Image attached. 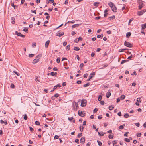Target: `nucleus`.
<instances>
[{
	"instance_id": "f257e3e1",
	"label": "nucleus",
	"mask_w": 146,
	"mask_h": 146,
	"mask_svg": "<svg viewBox=\"0 0 146 146\" xmlns=\"http://www.w3.org/2000/svg\"><path fill=\"white\" fill-rule=\"evenodd\" d=\"M137 2L139 4V9H141L144 6L143 2L141 0H138L137 1Z\"/></svg>"
},
{
	"instance_id": "f03ea898",
	"label": "nucleus",
	"mask_w": 146,
	"mask_h": 146,
	"mask_svg": "<svg viewBox=\"0 0 146 146\" xmlns=\"http://www.w3.org/2000/svg\"><path fill=\"white\" fill-rule=\"evenodd\" d=\"M124 45L125 46L131 48L132 47V46L130 43L127 41L125 42Z\"/></svg>"
},
{
	"instance_id": "7ed1b4c3",
	"label": "nucleus",
	"mask_w": 146,
	"mask_h": 146,
	"mask_svg": "<svg viewBox=\"0 0 146 146\" xmlns=\"http://www.w3.org/2000/svg\"><path fill=\"white\" fill-rule=\"evenodd\" d=\"M86 100H82V102L81 104V106L82 107H84L86 105Z\"/></svg>"
},
{
	"instance_id": "20e7f679",
	"label": "nucleus",
	"mask_w": 146,
	"mask_h": 146,
	"mask_svg": "<svg viewBox=\"0 0 146 146\" xmlns=\"http://www.w3.org/2000/svg\"><path fill=\"white\" fill-rule=\"evenodd\" d=\"M39 58H38V56H36V58L33 60V63L34 64L36 63L39 61Z\"/></svg>"
},
{
	"instance_id": "39448f33",
	"label": "nucleus",
	"mask_w": 146,
	"mask_h": 146,
	"mask_svg": "<svg viewBox=\"0 0 146 146\" xmlns=\"http://www.w3.org/2000/svg\"><path fill=\"white\" fill-rule=\"evenodd\" d=\"M15 33L19 36H21L22 37H24L25 36V35H23L20 32H19V33L17 31H16L15 32Z\"/></svg>"
},
{
	"instance_id": "423d86ee",
	"label": "nucleus",
	"mask_w": 146,
	"mask_h": 146,
	"mask_svg": "<svg viewBox=\"0 0 146 146\" xmlns=\"http://www.w3.org/2000/svg\"><path fill=\"white\" fill-rule=\"evenodd\" d=\"M95 75V72H93L92 73H91L90 75V78L87 80V81H90V79H91L92 78L94 77V75Z\"/></svg>"
},
{
	"instance_id": "0eeeda50",
	"label": "nucleus",
	"mask_w": 146,
	"mask_h": 146,
	"mask_svg": "<svg viewBox=\"0 0 146 146\" xmlns=\"http://www.w3.org/2000/svg\"><path fill=\"white\" fill-rule=\"evenodd\" d=\"M108 5L110 7H111V8L113 7L115 8V6L114 4L111 2H110L108 3Z\"/></svg>"
},
{
	"instance_id": "6e6552de",
	"label": "nucleus",
	"mask_w": 146,
	"mask_h": 146,
	"mask_svg": "<svg viewBox=\"0 0 146 146\" xmlns=\"http://www.w3.org/2000/svg\"><path fill=\"white\" fill-rule=\"evenodd\" d=\"M79 115L82 117H83L84 116V114L82 113V111L80 110H79L78 113Z\"/></svg>"
},
{
	"instance_id": "1a4fd4ad",
	"label": "nucleus",
	"mask_w": 146,
	"mask_h": 146,
	"mask_svg": "<svg viewBox=\"0 0 146 146\" xmlns=\"http://www.w3.org/2000/svg\"><path fill=\"white\" fill-rule=\"evenodd\" d=\"M85 138L84 137H82L80 140V143H82V144H83L85 142Z\"/></svg>"
},
{
	"instance_id": "9d476101",
	"label": "nucleus",
	"mask_w": 146,
	"mask_h": 146,
	"mask_svg": "<svg viewBox=\"0 0 146 146\" xmlns=\"http://www.w3.org/2000/svg\"><path fill=\"white\" fill-rule=\"evenodd\" d=\"M64 34V32H59V33H58L57 34H56V36H58L59 37H61V36H62V35H63Z\"/></svg>"
},
{
	"instance_id": "9b49d317",
	"label": "nucleus",
	"mask_w": 146,
	"mask_h": 146,
	"mask_svg": "<svg viewBox=\"0 0 146 146\" xmlns=\"http://www.w3.org/2000/svg\"><path fill=\"white\" fill-rule=\"evenodd\" d=\"M50 42V41L49 40H48L46 42L45 45V47H46V48H48V46Z\"/></svg>"
},
{
	"instance_id": "f8f14e48",
	"label": "nucleus",
	"mask_w": 146,
	"mask_h": 146,
	"mask_svg": "<svg viewBox=\"0 0 146 146\" xmlns=\"http://www.w3.org/2000/svg\"><path fill=\"white\" fill-rule=\"evenodd\" d=\"M111 94L110 92H108L106 94V96L108 98H109L111 96Z\"/></svg>"
},
{
	"instance_id": "ddd939ff",
	"label": "nucleus",
	"mask_w": 146,
	"mask_h": 146,
	"mask_svg": "<svg viewBox=\"0 0 146 146\" xmlns=\"http://www.w3.org/2000/svg\"><path fill=\"white\" fill-rule=\"evenodd\" d=\"M141 27L142 29H144L145 28H146V24H144L141 25Z\"/></svg>"
},
{
	"instance_id": "4468645a",
	"label": "nucleus",
	"mask_w": 146,
	"mask_h": 146,
	"mask_svg": "<svg viewBox=\"0 0 146 146\" xmlns=\"http://www.w3.org/2000/svg\"><path fill=\"white\" fill-rule=\"evenodd\" d=\"M0 122L2 124L4 123L5 125H7V121H3L2 120H0Z\"/></svg>"
},
{
	"instance_id": "2eb2a0df",
	"label": "nucleus",
	"mask_w": 146,
	"mask_h": 146,
	"mask_svg": "<svg viewBox=\"0 0 146 146\" xmlns=\"http://www.w3.org/2000/svg\"><path fill=\"white\" fill-rule=\"evenodd\" d=\"M144 12L145 11H139L138 13V15L139 16H140L142 15Z\"/></svg>"
},
{
	"instance_id": "dca6fc26",
	"label": "nucleus",
	"mask_w": 146,
	"mask_h": 146,
	"mask_svg": "<svg viewBox=\"0 0 146 146\" xmlns=\"http://www.w3.org/2000/svg\"><path fill=\"white\" fill-rule=\"evenodd\" d=\"M112 11L113 12H116L117 11V9L116 7L115 6V8H114V7H112L111 8Z\"/></svg>"
},
{
	"instance_id": "f3484780",
	"label": "nucleus",
	"mask_w": 146,
	"mask_h": 146,
	"mask_svg": "<svg viewBox=\"0 0 146 146\" xmlns=\"http://www.w3.org/2000/svg\"><path fill=\"white\" fill-rule=\"evenodd\" d=\"M131 34V33L130 32H127L126 34V36L127 37H129Z\"/></svg>"
},
{
	"instance_id": "a211bd4d",
	"label": "nucleus",
	"mask_w": 146,
	"mask_h": 146,
	"mask_svg": "<svg viewBox=\"0 0 146 146\" xmlns=\"http://www.w3.org/2000/svg\"><path fill=\"white\" fill-rule=\"evenodd\" d=\"M74 50L75 51H78L80 50V48L78 47H75L74 48Z\"/></svg>"
},
{
	"instance_id": "6ab92c4d",
	"label": "nucleus",
	"mask_w": 146,
	"mask_h": 146,
	"mask_svg": "<svg viewBox=\"0 0 146 146\" xmlns=\"http://www.w3.org/2000/svg\"><path fill=\"white\" fill-rule=\"evenodd\" d=\"M97 142H98V144L99 146H101L102 145V143L101 142L97 140Z\"/></svg>"
},
{
	"instance_id": "aec40b11",
	"label": "nucleus",
	"mask_w": 146,
	"mask_h": 146,
	"mask_svg": "<svg viewBox=\"0 0 146 146\" xmlns=\"http://www.w3.org/2000/svg\"><path fill=\"white\" fill-rule=\"evenodd\" d=\"M99 4V2H94V5L95 6L98 7Z\"/></svg>"
},
{
	"instance_id": "412c9836",
	"label": "nucleus",
	"mask_w": 146,
	"mask_h": 146,
	"mask_svg": "<svg viewBox=\"0 0 146 146\" xmlns=\"http://www.w3.org/2000/svg\"><path fill=\"white\" fill-rule=\"evenodd\" d=\"M124 140L127 142H130V139H128L127 138H125L124 139Z\"/></svg>"
},
{
	"instance_id": "4be33fe9",
	"label": "nucleus",
	"mask_w": 146,
	"mask_h": 146,
	"mask_svg": "<svg viewBox=\"0 0 146 146\" xmlns=\"http://www.w3.org/2000/svg\"><path fill=\"white\" fill-rule=\"evenodd\" d=\"M114 108V107H113L112 106H110L109 107V110H111Z\"/></svg>"
},
{
	"instance_id": "5701e85b",
	"label": "nucleus",
	"mask_w": 146,
	"mask_h": 146,
	"mask_svg": "<svg viewBox=\"0 0 146 146\" xmlns=\"http://www.w3.org/2000/svg\"><path fill=\"white\" fill-rule=\"evenodd\" d=\"M75 104V106L76 107V110L78 108V104L76 102H75L74 103Z\"/></svg>"
},
{
	"instance_id": "b1692460",
	"label": "nucleus",
	"mask_w": 146,
	"mask_h": 146,
	"mask_svg": "<svg viewBox=\"0 0 146 146\" xmlns=\"http://www.w3.org/2000/svg\"><path fill=\"white\" fill-rule=\"evenodd\" d=\"M79 128H80V131H81V132L82 131H83V129H84L83 127L82 126H80Z\"/></svg>"
},
{
	"instance_id": "393cba45",
	"label": "nucleus",
	"mask_w": 146,
	"mask_h": 146,
	"mask_svg": "<svg viewBox=\"0 0 146 146\" xmlns=\"http://www.w3.org/2000/svg\"><path fill=\"white\" fill-rule=\"evenodd\" d=\"M124 117L125 118H127L128 117H129V115L128 114H125L124 115Z\"/></svg>"
},
{
	"instance_id": "a878e982",
	"label": "nucleus",
	"mask_w": 146,
	"mask_h": 146,
	"mask_svg": "<svg viewBox=\"0 0 146 146\" xmlns=\"http://www.w3.org/2000/svg\"><path fill=\"white\" fill-rule=\"evenodd\" d=\"M13 72L14 73H15L16 74L17 76H19L20 74L19 73L17 72L16 71H13Z\"/></svg>"
},
{
	"instance_id": "bb28decb",
	"label": "nucleus",
	"mask_w": 146,
	"mask_h": 146,
	"mask_svg": "<svg viewBox=\"0 0 146 146\" xmlns=\"http://www.w3.org/2000/svg\"><path fill=\"white\" fill-rule=\"evenodd\" d=\"M115 18V16L114 15H113L112 16L110 17H109V19L110 20H111V19H113Z\"/></svg>"
},
{
	"instance_id": "cd10ccee",
	"label": "nucleus",
	"mask_w": 146,
	"mask_h": 146,
	"mask_svg": "<svg viewBox=\"0 0 146 146\" xmlns=\"http://www.w3.org/2000/svg\"><path fill=\"white\" fill-rule=\"evenodd\" d=\"M90 84V83L89 82L87 83V84H84L83 85V86L84 87H86L88 86Z\"/></svg>"
},
{
	"instance_id": "c85d7f7f",
	"label": "nucleus",
	"mask_w": 146,
	"mask_h": 146,
	"mask_svg": "<svg viewBox=\"0 0 146 146\" xmlns=\"http://www.w3.org/2000/svg\"><path fill=\"white\" fill-rule=\"evenodd\" d=\"M102 99V96L100 95L98 97V100L99 101H100Z\"/></svg>"
},
{
	"instance_id": "c756f323",
	"label": "nucleus",
	"mask_w": 146,
	"mask_h": 146,
	"mask_svg": "<svg viewBox=\"0 0 146 146\" xmlns=\"http://www.w3.org/2000/svg\"><path fill=\"white\" fill-rule=\"evenodd\" d=\"M57 88V86H54V88L52 90H51V91H50V92H53L54 90L56 89V88Z\"/></svg>"
},
{
	"instance_id": "7c9ffc66",
	"label": "nucleus",
	"mask_w": 146,
	"mask_h": 146,
	"mask_svg": "<svg viewBox=\"0 0 146 146\" xmlns=\"http://www.w3.org/2000/svg\"><path fill=\"white\" fill-rule=\"evenodd\" d=\"M141 99L140 98H138L137 99V101L138 102H141Z\"/></svg>"
},
{
	"instance_id": "2f4dec72",
	"label": "nucleus",
	"mask_w": 146,
	"mask_h": 146,
	"mask_svg": "<svg viewBox=\"0 0 146 146\" xmlns=\"http://www.w3.org/2000/svg\"><path fill=\"white\" fill-rule=\"evenodd\" d=\"M108 137L110 139H112L113 137V135H112L110 134L109 135Z\"/></svg>"
},
{
	"instance_id": "473e14b6",
	"label": "nucleus",
	"mask_w": 146,
	"mask_h": 146,
	"mask_svg": "<svg viewBox=\"0 0 146 146\" xmlns=\"http://www.w3.org/2000/svg\"><path fill=\"white\" fill-rule=\"evenodd\" d=\"M23 31L27 33L28 32V29L26 28H25L23 29Z\"/></svg>"
},
{
	"instance_id": "72a5a7b5",
	"label": "nucleus",
	"mask_w": 146,
	"mask_h": 146,
	"mask_svg": "<svg viewBox=\"0 0 146 146\" xmlns=\"http://www.w3.org/2000/svg\"><path fill=\"white\" fill-rule=\"evenodd\" d=\"M68 119L69 120L71 121L72 120L74 119L73 117H69L68 118Z\"/></svg>"
},
{
	"instance_id": "f704fd0d",
	"label": "nucleus",
	"mask_w": 146,
	"mask_h": 146,
	"mask_svg": "<svg viewBox=\"0 0 146 146\" xmlns=\"http://www.w3.org/2000/svg\"><path fill=\"white\" fill-rule=\"evenodd\" d=\"M70 45H68L66 48V50H69L70 49Z\"/></svg>"
},
{
	"instance_id": "c9c22d12",
	"label": "nucleus",
	"mask_w": 146,
	"mask_h": 146,
	"mask_svg": "<svg viewBox=\"0 0 146 146\" xmlns=\"http://www.w3.org/2000/svg\"><path fill=\"white\" fill-rule=\"evenodd\" d=\"M24 119L25 120H26L27 118V116L26 114H25L24 115Z\"/></svg>"
},
{
	"instance_id": "e433bc0d",
	"label": "nucleus",
	"mask_w": 146,
	"mask_h": 146,
	"mask_svg": "<svg viewBox=\"0 0 146 146\" xmlns=\"http://www.w3.org/2000/svg\"><path fill=\"white\" fill-rule=\"evenodd\" d=\"M35 124L37 125H38L40 124V122L37 121H36L35 123Z\"/></svg>"
},
{
	"instance_id": "4c0bfd02",
	"label": "nucleus",
	"mask_w": 146,
	"mask_h": 146,
	"mask_svg": "<svg viewBox=\"0 0 146 146\" xmlns=\"http://www.w3.org/2000/svg\"><path fill=\"white\" fill-rule=\"evenodd\" d=\"M55 74H57V73H56V72H55V73H54L53 72H52L50 73V75L52 76H54L55 75Z\"/></svg>"
},
{
	"instance_id": "58836bf2",
	"label": "nucleus",
	"mask_w": 146,
	"mask_h": 146,
	"mask_svg": "<svg viewBox=\"0 0 146 146\" xmlns=\"http://www.w3.org/2000/svg\"><path fill=\"white\" fill-rule=\"evenodd\" d=\"M127 61H128V60H122V61L121 62V64H123L125 62Z\"/></svg>"
},
{
	"instance_id": "ea45409f",
	"label": "nucleus",
	"mask_w": 146,
	"mask_h": 146,
	"mask_svg": "<svg viewBox=\"0 0 146 146\" xmlns=\"http://www.w3.org/2000/svg\"><path fill=\"white\" fill-rule=\"evenodd\" d=\"M100 103L102 105H104V101H100Z\"/></svg>"
},
{
	"instance_id": "a19ab883",
	"label": "nucleus",
	"mask_w": 146,
	"mask_h": 146,
	"mask_svg": "<svg viewBox=\"0 0 146 146\" xmlns=\"http://www.w3.org/2000/svg\"><path fill=\"white\" fill-rule=\"evenodd\" d=\"M82 133H79L77 135V137L78 138L82 136Z\"/></svg>"
},
{
	"instance_id": "79ce46f5",
	"label": "nucleus",
	"mask_w": 146,
	"mask_h": 146,
	"mask_svg": "<svg viewBox=\"0 0 146 146\" xmlns=\"http://www.w3.org/2000/svg\"><path fill=\"white\" fill-rule=\"evenodd\" d=\"M123 125H121L119 127V128L120 129H123Z\"/></svg>"
},
{
	"instance_id": "37998d69",
	"label": "nucleus",
	"mask_w": 146,
	"mask_h": 146,
	"mask_svg": "<svg viewBox=\"0 0 146 146\" xmlns=\"http://www.w3.org/2000/svg\"><path fill=\"white\" fill-rule=\"evenodd\" d=\"M58 138H59L58 136L57 135H55L54 137V139H58Z\"/></svg>"
},
{
	"instance_id": "c03bdc74",
	"label": "nucleus",
	"mask_w": 146,
	"mask_h": 146,
	"mask_svg": "<svg viewBox=\"0 0 146 146\" xmlns=\"http://www.w3.org/2000/svg\"><path fill=\"white\" fill-rule=\"evenodd\" d=\"M10 87L11 88L13 89L15 87V86L13 84H12L11 85Z\"/></svg>"
},
{
	"instance_id": "a18cd8bd",
	"label": "nucleus",
	"mask_w": 146,
	"mask_h": 146,
	"mask_svg": "<svg viewBox=\"0 0 146 146\" xmlns=\"http://www.w3.org/2000/svg\"><path fill=\"white\" fill-rule=\"evenodd\" d=\"M98 135L100 136H104V134L103 133H102L101 134L99 132H98Z\"/></svg>"
},
{
	"instance_id": "49530a36",
	"label": "nucleus",
	"mask_w": 146,
	"mask_h": 146,
	"mask_svg": "<svg viewBox=\"0 0 146 146\" xmlns=\"http://www.w3.org/2000/svg\"><path fill=\"white\" fill-rule=\"evenodd\" d=\"M141 136V133H137V136L138 137H139Z\"/></svg>"
},
{
	"instance_id": "de8ad7c7",
	"label": "nucleus",
	"mask_w": 146,
	"mask_h": 146,
	"mask_svg": "<svg viewBox=\"0 0 146 146\" xmlns=\"http://www.w3.org/2000/svg\"><path fill=\"white\" fill-rule=\"evenodd\" d=\"M125 98V96L124 95H122L121 96V98L122 99H124Z\"/></svg>"
},
{
	"instance_id": "09e8293b",
	"label": "nucleus",
	"mask_w": 146,
	"mask_h": 146,
	"mask_svg": "<svg viewBox=\"0 0 146 146\" xmlns=\"http://www.w3.org/2000/svg\"><path fill=\"white\" fill-rule=\"evenodd\" d=\"M125 50V49H121L119 50V52H123Z\"/></svg>"
},
{
	"instance_id": "8fccbe9b",
	"label": "nucleus",
	"mask_w": 146,
	"mask_h": 146,
	"mask_svg": "<svg viewBox=\"0 0 146 146\" xmlns=\"http://www.w3.org/2000/svg\"><path fill=\"white\" fill-rule=\"evenodd\" d=\"M117 143V142L115 140H114L113 141V146H114V145L115 144H116Z\"/></svg>"
},
{
	"instance_id": "3c124183",
	"label": "nucleus",
	"mask_w": 146,
	"mask_h": 146,
	"mask_svg": "<svg viewBox=\"0 0 146 146\" xmlns=\"http://www.w3.org/2000/svg\"><path fill=\"white\" fill-rule=\"evenodd\" d=\"M59 96V94H58L56 93V94L54 95V97H58Z\"/></svg>"
},
{
	"instance_id": "603ef678",
	"label": "nucleus",
	"mask_w": 146,
	"mask_h": 146,
	"mask_svg": "<svg viewBox=\"0 0 146 146\" xmlns=\"http://www.w3.org/2000/svg\"><path fill=\"white\" fill-rule=\"evenodd\" d=\"M60 58H58L56 59V62L57 63H59L60 62Z\"/></svg>"
},
{
	"instance_id": "864d4df0",
	"label": "nucleus",
	"mask_w": 146,
	"mask_h": 146,
	"mask_svg": "<svg viewBox=\"0 0 146 146\" xmlns=\"http://www.w3.org/2000/svg\"><path fill=\"white\" fill-rule=\"evenodd\" d=\"M31 12H32V13H34L35 14H36V10H34V11L31 10Z\"/></svg>"
},
{
	"instance_id": "5fc2aeb1",
	"label": "nucleus",
	"mask_w": 146,
	"mask_h": 146,
	"mask_svg": "<svg viewBox=\"0 0 146 146\" xmlns=\"http://www.w3.org/2000/svg\"><path fill=\"white\" fill-rule=\"evenodd\" d=\"M48 1H49L48 2V3H53L54 2V0H49Z\"/></svg>"
},
{
	"instance_id": "6e6d98bb",
	"label": "nucleus",
	"mask_w": 146,
	"mask_h": 146,
	"mask_svg": "<svg viewBox=\"0 0 146 146\" xmlns=\"http://www.w3.org/2000/svg\"><path fill=\"white\" fill-rule=\"evenodd\" d=\"M129 132H127L125 133L124 134V136H126V137H127L128 136H127V134H128L129 133Z\"/></svg>"
},
{
	"instance_id": "4d7b16f0",
	"label": "nucleus",
	"mask_w": 146,
	"mask_h": 146,
	"mask_svg": "<svg viewBox=\"0 0 146 146\" xmlns=\"http://www.w3.org/2000/svg\"><path fill=\"white\" fill-rule=\"evenodd\" d=\"M34 55V54H29V57H33Z\"/></svg>"
},
{
	"instance_id": "13d9d810",
	"label": "nucleus",
	"mask_w": 146,
	"mask_h": 146,
	"mask_svg": "<svg viewBox=\"0 0 146 146\" xmlns=\"http://www.w3.org/2000/svg\"><path fill=\"white\" fill-rule=\"evenodd\" d=\"M88 74H86L84 75V78H86L88 76Z\"/></svg>"
},
{
	"instance_id": "bf43d9fd",
	"label": "nucleus",
	"mask_w": 146,
	"mask_h": 146,
	"mask_svg": "<svg viewBox=\"0 0 146 146\" xmlns=\"http://www.w3.org/2000/svg\"><path fill=\"white\" fill-rule=\"evenodd\" d=\"M68 0H66L65 1L64 3L66 5L68 4Z\"/></svg>"
},
{
	"instance_id": "052dcab7",
	"label": "nucleus",
	"mask_w": 146,
	"mask_h": 146,
	"mask_svg": "<svg viewBox=\"0 0 146 146\" xmlns=\"http://www.w3.org/2000/svg\"><path fill=\"white\" fill-rule=\"evenodd\" d=\"M36 45V44L35 42H33L32 43V46L33 47V46H35Z\"/></svg>"
},
{
	"instance_id": "680f3d73",
	"label": "nucleus",
	"mask_w": 146,
	"mask_h": 146,
	"mask_svg": "<svg viewBox=\"0 0 146 146\" xmlns=\"http://www.w3.org/2000/svg\"><path fill=\"white\" fill-rule=\"evenodd\" d=\"M98 111V110L97 109H96V108H95L94 110L93 111V112L94 113H96V112L97 111Z\"/></svg>"
},
{
	"instance_id": "e2e57ef3",
	"label": "nucleus",
	"mask_w": 146,
	"mask_h": 146,
	"mask_svg": "<svg viewBox=\"0 0 146 146\" xmlns=\"http://www.w3.org/2000/svg\"><path fill=\"white\" fill-rule=\"evenodd\" d=\"M82 38L81 37H80L78 39V41H82Z\"/></svg>"
},
{
	"instance_id": "0e129e2a",
	"label": "nucleus",
	"mask_w": 146,
	"mask_h": 146,
	"mask_svg": "<svg viewBox=\"0 0 146 146\" xmlns=\"http://www.w3.org/2000/svg\"><path fill=\"white\" fill-rule=\"evenodd\" d=\"M119 116H121V112H119L117 114Z\"/></svg>"
},
{
	"instance_id": "69168bd1",
	"label": "nucleus",
	"mask_w": 146,
	"mask_h": 146,
	"mask_svg": "<svg viewBox=\"0 0 146 146\" xmlns=\"http://www.w3.org/2000/svg\"><path fill=\"white\" fill-rule=\"evenodd\" d=\"M29 129L32 132L34 130L33 128L30 127H29Z\"/></svg>"
},
{
	"instance_id": "338daca9",
	"label": "nucleus",
	"mask_w": 146,
	"mask_h": 146,
	"mask_svg": "<svg viewBox=\"0 0 146 146\" xmlns=\"http://www.w3.org/2000/svg\"><path fill=\"white\" fill-rule=\"evenodd\" d=\"M135 125L139 127V126L140 124L139 123H135Z\"/></svg>"
},
{
	"instance_id": "774afa93",
	"label": "nucleus",
	"mask_w": 146,
	"mask_h": 146,
	"mask_svg": "<svg viewBox=\"0 0 146 146\" xmlns=\"http://www.w3.org/2000/svg\"><path fill=\"white\" fill-rule=\"evenodd\" d=\"M143 126L145 128H146V122H145L143 125Z\"/></svg>"
}]
</instances>
